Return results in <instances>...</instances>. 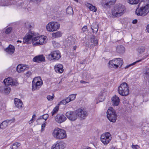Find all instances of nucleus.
<instances>
[{"instance_id":"obj_1","label":"nucleus","mask_w":149,"mask_h":149,"mask_svg":"<svg viewBox=\"0 0 149 149\" xmlns=\"http://www.w3.org/2000/svg\"><path fill=\"white\" fill-rule=\"evenodd\" d=\"M35 36L36 33L34 32L30 31L27 35L24 37L23 42L27 44H29L32 41L33 45L36 46L43 45L45 43L46 37L43 36Z\"/></svg>"},{"instance_id":"obj_2","label":"nucleus","mask_w":149,"mask_h":149,"mask_svg":"<svg viewBox=\"0 0 149 149\" xmlns=\"http://www.w3.org/2000/svg\"><path fill=\"white\" fill-rule=\"evenodd\" d=\"M143 1H141L138 6V8L140 4ZM149 12V1H146V4L140 7L137 8L135 11L136 14L138 16H144Z\"/></svg>"},{"instance_id":"obj_3","label":"nucleus","mask_w":149,"mask_h":149,"mask_svg":"<svg viewBox=\"0 0 149 149\" xmlns=\"http://www.w3.org/2000/svg\"><path fill=\"white\" fill-rule=\"evenodd\" d=\"M125 10V6L120 3L115 5L112 11V15L116 17H119L122 15Z\"/></svg>"},{"instance_id":"obj_4","label":"nucleus","mask_w":149,"mask_h":149,"mask_svg":"<svg viewBox=\"0 0 149 149\" xmlns=\"http://www.w3.org/2000/svg\"><path fill=\"white\" fill-rule=\"evenodd\" d=\"M52 135L54 137L57 139H62L67 137L65 131L58 128H56L54 130Z\"/></svg>"},{"instance_id":"obj_5","label":"nucleus","mask_w":149,"mask_h":149,"mask_svg":"<svg viewBox=\"0 0 149 149\" xmlns=\"http://www.w3.org/2000/svg\"><path fill=\"white\" fill-rule=\"evenodd\" d=\"M118 91L119 93L122 96H127L129 94V90L127 84L123 82L118 87Z\"/></svg>"},{"instance_id":"obj_6","label":"nucleus","mask_w":149,"mask_h":149,"mask_svg":"<svg viewBox=\"0 0 149 149\" xmlns=\"http://www.w3.org/2000/svg\"><path fill=\"white\" fill-rule=\"evenodd\" d=\"M107 117L111 122H115L117 118V115L116 111L112 107L109 109L107 112Z\"/></svg>"},{"instance_id":"obj_7","label":"nucleus","mask_w":149,"mask_h":149,"mask_svg":"<svg viewBox=\"0 0 149 149\" xmlns=\"http://www.w3.org/2000/svg\"><path fill=\"white\" fill-rule=\"evenodd\" d=\"M123 63V60L121 58H118L110 61L109 63V66L110 68H117L121 67Z\"/></svg>"},{"instance_id":"obj_8","label":"nucleus","mask_w":149,"mask_h":149,"mask_svg":"<svg viewBox=\"0 0 149 149\" xmlns=\"http://www.w3.org/2000/svg\"><path fill=\"white\" fill-rule=\"evenodd\" d=\"M60 24L56 22H49L46 26L47 30L49 32H53L57 31L60 28Z\"/></svg>"},{"instance_id":"obj_9","label":"nucleus","mask_w":149,"mask_h":149,"mask_svg":"<svg viewBox=\"0 0 149 149\" xmlns=\"http://www.w3.org/2000/svg\"><path fill=\"white\" fill-rule=\"evenodd\" d=\"M43 84L42 81L40 77H38L34 78L32 81V90H38Z\"/></svg>"},{"instance_id":"obj_10","label":"nucleus","mask_w":149,"mask_h":149,"mask_svg":"<svg viewBox=\"0 0 149 149\" xmlns=\"http://www.w3.org/2000/svg\"><path fill=\"white\" fill-rule=\"evenodd\" d=\"M111 138L110 134L109 132H107L101 134L100 140L104 145L106 146L109 143Z\"/></svg>"},{"instance_id":"obj_11","label":"nucleus","mask_w":149,"mask_h":149,"mask_svg":"<svg viewBox=\"0 0 149 149\" xmlns=\"http://www.w3.org/2000/svg\"><path fill=\"white\" fill-rule=\"evenodd\" d=\"M61 57V53L58 50L53 51L47 56V58L50 61H56L58 60Z\"/></svg>"},{"instance_id":"obj_12","label":"nucleus","mask_w":149,"mask_h":149,"mask_svg":"<svg viewBox=\"0 0 149 149\" xmlns=\"http://www.w3.org/2000/svg\"><path fill=\"white\" fill-rule=\"evenodd\" d=\"M65 115L70 120L75 121L77 118V110L76 111H68L66 112Z\"/></svg>"},{"instance_id":"obj_13","label":"nucleus","mask_w":149,"mask_h":149,"mask_svg":"<svg viewBox=\"0 0 149 149\" xmlns=\"http://www.w3.org/2000/svg\"><path fill=\"white\" fill-rule=\"evenodd\" d=\"M3 1V3L2 5V6H8L10 5H11L12 4V3L16 4L18 6H22V7L24 8L25 7L23 6V3L22 2H19V1Z\"/></svg>"},{"instance_id":"obj_14","label":"nucleus","mask_w":149,"mask_h":149,"mask_svg":"<svg viewBox=\"0 0 149 149\" xmlns=\"http://www.w3.org/2000/svg\"><path fill=\"white\" fill-rule=\"evenodd\" d=\"M77 116L79 117L81 119H84L88 115L87 112L84 109L81 108L77 110Z\"/></svg>"},{"instance_id":"obj_15","label":"nucleus","mask_w":149,"mask_h":149,"mask_svg":"<svg viewBox=\"0 0 149 149\" xmlns=\"http://www.w3.org/2000/svg\"><path fill=\"white\" fill-rule=\"evenodd\" d=\"M66 119V117L62 113L58 114L55 118L56 121L58 123H61L65 122Z\"/></svg>"},{"instance_id":"obj_16","label":"nucleus","mask_w":149,"mask_h":149,"mask_svg":"<svg viewBox=\"0 0 149 149\" xmlns=\"http://www.w3.org/2000/svg\"><path fill=\"white\" fill-rule=\"evenodd\" d=\"M116 2V1H102L101 2L102 7L105 9H107L110 8L111 6L113 5Z\"/></svg>"},{"instance_id":"obj_17","label":"nucleus","mask_w":149,"mask_h":149,"mask_svg":"<svg viewBox=\"0 0 149 149\" xmlns=\"http://www.w3.org/2000/svg\"><path fill=\"white\" fill-rule=\"evenodd\" d=\"M65 146V144L62 141H57L52 146V149H63Z\"/></svg>"},{"instance_id":"obj_18","label":"nucleus","mask_w":149,"mask_h":149,"mask_svg":"<svg viewBox=\"0 0 149 149\" xmlns=\"http://www.w3.org/2000/svg\"><path fill=\"white\" fill-rule=\"evenodd\" d=\"M15 119L14 118L10 120H7L3 121L0 124V127L1 128L3 129L6 127L9 124L15 122Z\"/></svg>"},{"instance_id":"obj_19","label":"nucleus","mask_w":149,"mask_h":149,"mask_svg":"<svg viewBox=\"0 0 149 149\" xmlns=\"http://www.w3.org/2000/svg\"><path fill=\"white\" fill-rule=\"evenodd\" d=\"M29 66L24 64H19L17 67V71L18 73H21L25 70H27L29 68Z\"/></svg>"},{"instance_id":"obj_20","label":"nucleus","mask_w":149,"mask_h":149,"mask_svg":"<svg viewBox=\"0 0 149 149\" xmlns=\"http://www.w3.org/2000/svg\"><path fill=\"white\" fill-rule=\"evenodd\" d=\"M34 62L40 63L45 61V58L43 55H40L35 56L33 59Z\"/></svg>"},{"instance_id":"obj_21","label":"nucleus","mask_w":149,"mask_h":149,"mask_svg":"<svg viewBox=\"0 0 149 149\" xmlns=\"http://www.w3.org/2000/svg\"><path fill=\"white\" fill-rule=\"evenodd\" d=\"M113 106H117L119 104L120 100L118 97L116 95L113 96L111 98Z\"/></svg>"},{"instance_id":"obj_22","label":"nucleus","mask_w":149,"mask_h":149,"mask_svg":"<svg viewBox=\"0 0 149 149\" xmlns=\"http://www.w3.org/2000/svg\"><path fill=\"white\" fill-rule=\"evenodd\" d=\"M11 90L10 87L9 86H6L4 87H1L0 88V91L2 93L5 94H8Z\"/></svg>"},{"instance_id":"obj_23","label":"nucleus","mask_w":149,"mask_h":149,"mask_svg":"<svg viewBox=\"0 0 149 149\" xmlns=\"http://www.w3.org/2000/svg\"><path fill=\"white\" fill-rule=\"evenodd\" d=\"M5 51L8 54H11L14 53L15 48L14 46L10 45L5 49Z\"/></svg>"},{"instance_id":"obj_24","label":"nucleus","mask_w":149,"mask_h":149,"mask_svg":"<svg viewBox=\"0 0 149 149\" xmlns=\"http://www.w3.org/2000/svg\"><path fill=\"white\" fill-rule=\"evenodd\" d=\"M54 69L55 71L58 73H62L63 71V65L61 64L56 65L55 66Z\"/></svg>"},{"instance_id":"obj_25","label":"nucleus","mask_w":149,"mask_h":149,"mask_svg":"<svg viewBox=\"0 0 149 149\" xmlns=\"http://www.w3.org/2000/svg\"><path fill=\"white\" fill-rule=\"evenodd\" d=\"M3 82L6 86L14 85L15 82L13 81L10 77H8L4 80Z\"/></svg>"},{"instance_id":"obj_26","label":"nucleus","mask_w":149,"mask_h":149,"mask_svg":"<svg viewBox=\"0 0 149 149\" xmlns=\"http://www.w3.org/2000/svg\"><path fill=\"white\" fill-rule=\"evenodd\" d=\"M15 104V106L18 108L22 107L23 103L21 100L15 98L14 99Z\"/></svg>"},{"instance_id":"obj_27","label":"nucleus","mask_w":149,"mask_h":149,"mask_svg":"<svg viewBox=\"0 0 149 149\" xmlns=\"http://www.w3.org/2000/svg\"><path fill=\"white\" fill-rule=\"evenodd\" d=\"M85 4L86 7L89 8L90 10L93 12H96L97 11V8L96 7L93 6L92 4L88 3H86Z\"/></svg>"},{"instance_id":"obj_28","label":"nucleus","mask_w":149,"mask_h":149,"mask_svg":"<svg viewBox=\"0 0 149 149\" xmlns=\"http://www.w3.org/2000/svg\"><path fill=\"white\" fill-rule=\"evenodd\" d=\"M91 28L93 30V33H96L98 30V26L97 23H93L91 26Z\"/></svg>"},{"instance_id":"obj_29","label":"nucleus","mask_w":149,"mask_h":149,"mask_svg":"<svg viewBox=\"0 0 149 149\" xmlns=\"http://www.w3.org/2000/svg\"><path fill=\"white\" fill-rule=\"evenodd\" d=\"M116 51L119 54H123L125 52V48L122 45H118L116 48Z\"/></svg>"},{"instance_id":"obj_30","label":"nucleus","mask_w":149,"mask_h":149,"mask_svg":"<svg viewBox=\"0 0 149 149\" xmlns=\"http://www.w3.org/2000/svg\"><path fill=\"white\" fill-rule=\"evenodd\" d=\"M90 41L92 43L91 45L93 46L97 45L98 43L97 40L93 36L91 38Z\"/></svg>"},{"instance_id":"obj_31","label":"nucleus","mask_w":149,"mask_h":149,"mask_svg":"<svg viewBox=\"0 0 149 149\" xmlns=\"http://www.w3.org/2000/svg\"><path fill=\"white\" fill-rule=\"evenodd\" d=\"M144 77L146 79H149V68H146L144 71Z\"/></svg>"},{"instance_id":"obj_32","label":"nucleus","mask_w":149,"mask_h":149,"mask_svg":"<svg viewBox=\"0 0 149 149\" xmlns=\"http://www.w3.org/2000/svg\"><path fill=\"white\" fill-rule=\"evenodd\" d=\"M49 117V115L47 114H45L43 115L40 116L37 120V122H38L39 120L42 119H44L45 121Z\"/></svg>"},{"instance_id":"obj_33","label":"nucleus","mask_w":149,"mask_h":149,"mask_svg":"<svg viewBox=\"0 0 149 149\" xmlns=\"http://www.w3.org/2000/svg\"><path fill=\"white\" fill-rule=\"evenodd\" d=\"M53 37L57 38L61 37L62 35V33L60 31H57L56 33H53L52 34Z\"/></svg>"},{"instance_id":"obj_34","label":"nucleus","mask_w":149,"mask_h":149,"mask_svg":"<svg viewBox=\"0 0 149 149\" xmlns=\"http://www.w3.org/2000/svg\"><path fill=\"white\" fill-rule=\"evenodd\" d=\"M66 13L69 14H73V10L72 8L70 6H69L66 9Z\"/></svg>"},{"instance_id":"obj_35","label":"nucleus","mask_w":149,"mask_h":149,"mask_svg":"<svg viewBox=\"0 0 149 149\" xmlns=\"http://www.w3.org/2000/svg\"><path fill=\"white\" fill-rule=\"evenodd\" d=\"M59 109V107L58 106H56L52 111L51 113L52 116L56 113L58 112Z\"/></svg>"},{"instance_id":"obj_36","label":"nucleus","mask_w":149,"mask_h":149,"mask_svg":"<svg viewBox=\"0 0 149 149\" xmlns=\"http://www.w3.org/2000/svg\"><path fill=\"white\" fill-rule=\"evenodd\" d=\"M20 145V143H14L11 148L12 149H17Z\"/></svg>"},{"instance_id":"obj_37","label":"nucleus","mask_w":149,"mask_h":149,"mask_svg":"<svg viewBox=\"0 0 149 149\" xmlns=\"http://www.w3.org/2000/svg\"><path fill=\"white\" fill-rule=\"evenodd\" d=\"M142 61V60H139L136 62H135L134 63H132V64H129L128 65H127L125 67V69H127V68H128L130 67L131 66H132V65H134V64H136V63H138L139 62H140V61Z\"/></svg>"},{"instance_id":"obj_38","label":"nucleus","mask_w":149,"mask_h":149,"mask_svg":"<svg viewBox=\"0 0 149 149\" xmlns=\"http://www.w3.org/2000/svg\"><path fill=\"white\" fill-rule=\"evenodd\" d=\"M139 1H127L128 3L132 5L138 4L139 3Z\"/></svg>"},{"instance_id":"obj_39","label":"nucleus","mask_w":149,"mask_h":149,"mask_svg":"<svg viewBox=\"0 0 149 149\" xmlns=\"http://www.w3.org/2000/svg\"><path fill=\"white\" fill-rule=\"evenodd\" d=\"M76 96V94H72L69 95V97L71 101H72L74 100L75 99Z\"/></svg>"},{"instance_id":"obj_40","label":"nucleus","mask_w":149,"mask_h":149,"mask_svg":"<svg viewBox=\"0 0 149 149\" xmlns=\"http://www.w3.org/2000/svg\"><path fill=\"white\" fill-rule=\"evenodd\" d=\"M54 97V95H52V96L50 95H48L47 96V98L48 100L52 101V100Z\"/></svg>"},{"instance_id":"obj_41","label":"nucleus","mask_w":149,"mask_h":149,"mask_svg":"<svg viewBox=\"0 0 149 149\" xmlns=\"http://www.w3.org/2000/svg\"><path fill=\"white\" fill-rule=\"evenodd\" d=\"M72 39V38L71 37H69L66 40L67 41L68 43V44L70 45H72V43H73V42H72L71 40Z\"/></svg>"},{"instance_id":"obj_42","label":"nucleus","mask_w":149,"mask_h":149,"mask_svg":"<svg viewBox=\"0 0 149 149\" xmlns=\"http://www.w3.org/2000/svg\"><path fill=\"white\" fill-rule=\"evenodd\" d=\"M25 26L26 28L28 29L31 28L32 27L30 23L28 22H27L25 23Z\"/></svg>"},{"instance_id":"obj_43","label":"nucleus","mask_w":149,"mask_h":149,"mask_svg":"<svg viewBox=\"0 0 149 149\" xmlns=\"http://www.w3.org/2000/svg\"><path fill=\"white\" fill-rule=\"evenodd\" d=\"M145 50V48L144 47H142L138 49V52L140 54L144 52Z\"/></svg>"},{"instance_id":"obj_44","label":"nucleus","mask_w":149,"mask_h":149,"mask_svg":"<svg viewBox=\"0 0 149 149\" xmlns=\"http://www.w3.org/2000/svg\"><path fill=\"white\" fill-rule=\"evenodd\" d=\"M12 28L11 27H9L5 31L6 33L7 34H9L12 31Z\"/></svg>"},{"instance_id":"obj_45","label":"nucleus","mask_w":149,"mask_h":149,"mask_svg":"<svg viewBox=\"0 0 149 149\" xmlns=\"http://www.w3.org/2000/svg\"><path fill=\"white\" fill-rule=\"evenodd\" d=\"M31 72L30 71H29L26 73L25 75L26 77H29L31 75Z\"/></svg>"},{"instance_id":"obj_46","label":"nucleus","mask_w":149,"mask_h":149,"mask_svg":"<svg viewBox=\"0 0 149 149\" xmlns=\"http://www.w3.org/2000/svg\"><path fill=\"white\" fill-rule=\"evenodd\" d=\"M133 149H140V147L138 145H132V146Z\"/></svg>"},{"instance_id":"obj_47","label":"nucleus","mask_w":149,"mask_h":149,"mask_svg":"<svg viewBox=\"0 0 149 149\" xmlns=\"http://www.w3.org/2000/svg\"><path fill=\"white\" fill-rule=\"evenodd\" d=\"M87 26H84L82 29V30L83 32H85L87 31Z\"/></svg>"},{"instance_id":"obj_48","label":"nucleus","mask_w":149,"mask_h":149,"mask_svg":"<svg viewBox=\"0 0 149 149\" xmlns=\"http://www.w3.org/2000/svg\"><path fill=\"white\" fill-rule=\"evenodd\" d=\"M60 103L62 104H66L67 103V101H66V100H65V99H64L63 100H62L60 102Z\"/></svg>"},{"instance_id":"obj_49","label":"nucleus","mask_w":149,"mask_h":149,"mask_svg":"<svg viewBox=\"0 0 149 149\" xmlns=\"http://www.w3.org/2000/svg\"><path fill=\"white\" fill-rule=\"evenodd\" d=\"M147 128L146 127H144L142 128V131L143 132V133H146L147 132H148V131L147 130H145V129H146Z\"/></svg>"},{"instance_id":"obj_50","label":"nucleus","mask_w":149,"mask_h":149,"mask_svg":"<svg viewBox=\"0 0 149 149\" xmlns=\"http://www.w3.org/2000/svg\"><path fill=\"white\" fill-rule=\"evenodd\" d=\"M46 122H45V123H44L43 124H42L41 126L42 127V130H44V129H43V128H44L45 127L46 125Z\"/></svg>"},{"instance_id":"obj_51","label":"nucleus","mask_w":149,"mask_h":149,"mask_svg":"<svg viewBox=\"0 0 149 149\" xmlns=\"http://www.w3.org/2000/svg\"><path fill=\"white\" fill-rule=\"evenodd\" d=\"M65 99V100H66V101H67V103H68L71 101L69 96L67 97Z\"/></svg>"},{"instance_id":"obj_52","label":"nucleus","mask_w":149,"mask_h":149,"mask_svg":"<svg viewBox=\"0 0 149 149\" xmlns=\"http://www.w3.org/2000/svg\"><path fill=\"white\" fill-rule=\"evenodd\" d=\"M137 20L136 19L133 20L132 22V23L133 24H136V23H137Z\"/></svg>"},{"instance_id":"obj_53","label":"nucleus","mask_w":149,"mask_h":149,"mask_svg":"<svg viewBox=\"0 0 149 149\" xmlns=\"http://www.w3.org/2000/svg\"><path fill=\"white\" fill-rule=\"evenodd\" d=\"M146 30L149 33V24L146 27Z\"/></svg>"},{"instance_id":"obj_54","label":"nucleus","mask_w":149,"mask_h":149,"mask_svg":"<svg viewBox=\"0 0 149 149\" xmlns=\"http://www.w3.org/2000/svg\"><path fill=\"white\" fill-rule=\"evenodd\" d=\"M80 82L82 84H85L86 83V82L85 81L83 80L81 81Z\"/></svg>"},{"instance_id":"obj_55","label":"nucleus","mask_w":149,"mask_h":149,"mask_svg":"<svg viewBox=\"0 0 149 149\" xmlns=\"http://www.w3.org/2000/svg\"><path fill=\"white\" fill-rule=\"evenodd\" d=\"M77 48V46H74L73 47V49L74 50H75Z\"/></svg>"},{"instance_id":"obj_56","label":"nucleus","mask_w":149,"mask_h":149,"mask_svg":"<svg viewBox=\"0 0 149 149\" xmlns=\"http://www.w3.org/2000/svg\"><path fill=\"white\" fill-rule=\"evenodd\" d=\"M36 116L35 115V114H34V115H33V116H32V118H34Z\"/></svg>"},{"instance_id":"obj_57","label":"nucleus","mask_w":149,"mask_h":149,"mask_svg":"<svg viewBox=\"0 0 149 149\" xmlns=\"http://www.w3.org/2000/svg\"><path fill=\"white\" fill-rule=\"evenodd\" d=\"M84 62H82L81 61V64H84L85 63V60H84Z\"/></svg>"},{"instance_id":"obj_58","label":"nucleus","mask_w":149,"mask_h":149,"mask_svg":"<svg viewBox=\"0 0 149 149\" xmlns=\"http://www.w3.org/2000/svg\"><path fill=\"white\" fill-rule=\"evenodd\" d=\"M33 122V121H31V120H30L29 122V123L30 124L31 123Z\"/></svg>"},{"instance_id":"obj_59","label":"nucleus","mask_w":149,"mask_h":149,"mask_svg":"<svg viewBox=\"0 0 149 149\" xmlns=\"http://www.w3.org/2000/svg\"><path fill=\"white\" fill-rule=\"evenodd\" d=\"M17 42H19L20 43H21L22 42V41H21L20 40H18L17 41Z\"/></svg>"},{"instance_id":"obj_60","label":"nucleus","mask_w":149,"mask_h":149,"mask_svg":"<svg viewBox=\"0 0 149 149\" xmlns=\"http://www.w3.org/2000/svg\"><path fill=\"white\" fill-rule=\"evenodd\" d=\"M38 1L37 0H36V1H32V2H33V1H33L34 2H35V1H36V2H37Z\"/></svg>"},{"instance_id":"obj_61","label":"nucleus","mask_w":149,"mask_h":149,"mask_svg":"<svg viewBox=\"0 0 149 149\" xmlns=\"http://www.w3.org/2000/svg\"><path fill=\"white\" fill-rule=\"evenodd\" d=\"M31 121H33V119L32 118V119L30 120Z\"/></svg>"},{"instance_id":"obj_62","label":"nucleus","mask_w":149,"mask_h":149,"mask_svg":"<svg viewBox=\"0 0 149 149\" xmlns=\"http://www.w3.org/2000/svg\"><path fill=\"white\" fill-rule=\"evenodd\" d=\"M114 149H118V148H115Z\"/></svg>"},{"instance_id":"obj_63","label":"nucleus","mask_w":149,"mask_h":149,"mask_svg":"<svg viewBox=\"0 0 149 149\" xmlns=\"http://www.w3.org/2000/svg\"><path fill=\"white\" fill-rule=\"evenodd\" d=\"M77 1V2H78V1L77 0V1Z\"/></svg>"}]
</instances>
